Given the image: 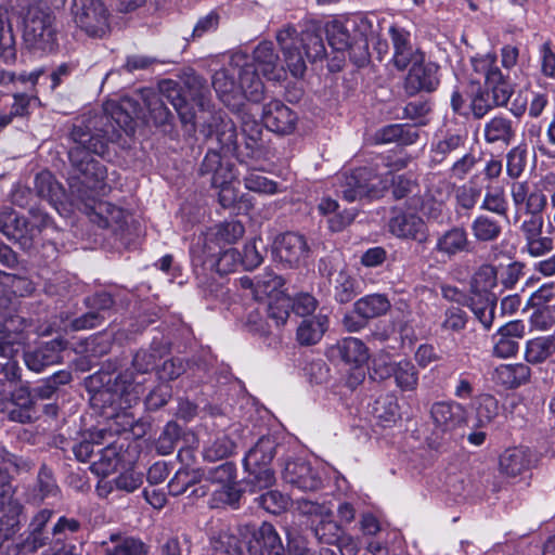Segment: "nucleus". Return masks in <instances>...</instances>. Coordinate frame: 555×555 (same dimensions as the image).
I'll return each instance as SVG.
<instances>
[{
	"instance_id": "obj_23",
	"label": "nucleus",
	"mask_w": 555,
	"mask_h": 555,
	"mask_svg": "<svg viewBox=\"0 0 555 555\" xmlns=\"http://www.w3.org/2000/svg\"><path fill=\"white\" fill-rule=\"evenodd\" d=\"M278 257L289 266H297L309 257L310 248L304 235L286 232L275 241Z\"/></svg>"
},
{
	"instance_id": "obj_11",
	"label": "nucleus",
	"mask_w": 555,
	"mask_h": 555,
	"mask_svg": "<svg viewBox=\"0 0 555 555\" xmlns=\"http://www.w3.org/2000/svg\"><path fill=\"white\" fill-rule=\"evenodd\" d=\"M72 14L76 25L90 37L102 38L109 30V13L101 0H74Z\"/></svg>"
},
{
	"instance_id": "obj_31",
	"label": "nucleus",
	"mask_w": 555,
	"mask_h": 555,
	"mask_svg": "<svg viewBox=\"0 0 555 555\" xmlns=\"http://www.w3.org/2000/svg\"><path fill=\"white\" fill-rule=\"evenodd\" d=\"M212 87L225 105H231L232 101L241 95L236 73L232 68L231 62L228 67L221 68L214 74Z\"/></svg>"
},
{
	"instance_id": "obj_20",
	"label": "nucleus",
	"mask_w": 555,
	"mask_h": 555,
	"mask_svg": "<svg viewBox=\"0 0 555 555\" xmlns=\"http://www.w3.org/2000/svg\"><path fill=\"white\" fill-rule=\"evenodd\" d=\"M297 119V114L279 100L263 106L262 122L268 130L278 134L292 133L296 128Z\"/></svg>"
},
{
	"instance_id": "obj_39",
	"label": "nucleus",
	"mask_w": 555,
	"mask_h": 555,
	"mask_svg": "<svg viewBox=\"0 0 555 555\" xmlns=\"http://www.w3.org/2000/svg\"><path fill=\"white\" fill-rule=\"evenodd\" d=\"M327 323L328 319L323 314L302 320L297 328V341L302 346L317 344L326 331Z\"/></svg>"
},
{
	"instance_id": "obj_57",
	"label": "nucleus",
	"mask_w": 555,
	"mask_h": 555,
	"mask_svg": "<svg viewBox=\"0 0 555 555\" xmlns=\"http://www.w3.org/2000/svg\"><path fill=\"white\" fill-rule=\"evenodd\" d=\"M328 44L337 52H345L351 46V37L344 24L335 21L326 26Z\"/></svg>"
},
{
	"instance_id": "obj_30",
	"label": "nucleus",
	"mask_w": 555,
	"mask_h": 555,
	"mask_svg": "<svg viewBox=\"0 0 555 555\" xmlns=\"http://www.w3.org/2000/svg\"><path fill=\"white\" fill-rule=\"evenodd\" d=\"M104 555H147V546L133 537L113 533L101 544Z\"/></svg>"
},
{
	"instance_id": "obj_28",
	"label": "nucleus",
	"mask_w": 555,
	"mask_h": 555,
	"mask_svg": "<svg viewBox=\"0 0 555 555\" xmlns=\"http://www.w3.org/2000/svg\"><path fill=\"white\" fill-rule=\"evenodd\" d=\"M391 193L395 199H405L410 209L417 210L423 206L422 188L411 175L391 177Z\"/></svg>"
},
{
	"instance_id": "obj_52",
	"label": "nucleus",
	"mask_w": 555,
	"mask_h": 555,
	"mask_svg": "<svg viewBox=\"0 0 555 555\" xmlns=\"http://www.w3.org/2000/svg\"><path fill=\"white\" fill-rule=\"evenodd\" d=\"M313 532L321 543L334 545L340 541L344 530L337 521L332 519V516H326L319 520Z\"/></svg>"
},
{
	"instance_id": "obj_40",
	"label": "nucleus",
	"mask_w": 555,
	"mask_h": 555,
	"mask_svg": "<svg viewBox=\"0 0 555 555\" xmlns=\"http://www.w3.org/2000/svg\"><path fill=\"white\" fill-rule=\"evenodd\" d=\"M236 443L225 434L210 437L204 444L202 455L206 462H216L231 456Z\"/></svg>"
},
{
	"instance_id": "obj_17",
	"label": "nucleus",
	"mask_w": 555,
	"mask_h": 555,
	"mask_svg": "<svg viewBox=\"0 0 555 555\" xmlns=\"http://www.w3.org/2000/svg\"><path fill=\"white\" fill-rule=\"evenodd\" d=\"M282 477L286 483L301 491H317L322 487L320 472L300 459L287 461Z\"/></svg>"
},
{
	"instance_id": "obj_19",
	"label": "nucleus",
	"mask_w": 555,
	"mask_h": 555,
	"mask_svg": "<svg viewBox=\"0 0 555 555\" xmlns=\"http://www.w3.org/2000/svg\"><path fill=\"white\" fill-rule=\"evenodd\" d=\"M65 348L66 343L63 339H52L33 350L25 351L24 362L30 371L41 373L47 367L62 362Z\"/></svg>"
},
{
	"instance_id": "obj_7",
	"label": "nucleus",
	"mask_w": 555,
	"mask_h": 555,
	"mask_svg": "<svg viewBox=\"0 0 555 555\" xmlns=\"http://www.w3.org/2000/svg\"><path fill=\"white\" fill-rule=\"evenodd\" d=\"M199 131L207 141L215 142L224 153L235 154L240 160L243 157H256L261 149V140L245 139V152L240 150L236 126L221 112L210 113Z\"/></svg>"
},
{
	"instance_id": "obj_54",
	"label": "nucleus",
	"mask_w": 555,
	"mask_h": 555,
	"mask_svg": "<svg viewBox=\"0 0 555 555\" xmlns=\"http://www.w3.org/2000/svg\"><path fill=\"white\" fill-rule=\"evenodd\" d=\"M15 39L12 27L8 18L0 13V59L4 63H11L15 60Z\"/></svg>"
},
{
	"instance_id": "obj_53",
	"label": "nucleus",
	"mask_w": 555,
	"mask_h": 555,
	"mask_svg": "<svg viewBox=\"0 0 555 555\" xmlns=\"http://www.w3.org/2000/svg\"><path fill=\"white\" fill-rule=\"evenodd\" d=\"M248 473L247 485L250 486V491L256 492L272 487L275 482L274 472L270 466H244Z\"/></svg>"
},
{
	"instance_id": "obj_3",
	"label": "nucleus",
	"mask_w": 555,
	"mask_h": 555,
	"mask_svg": "<svg viewBox=\"0 0 555 555\" xmlns=\"http://www.w3.org/2000/svg\"><path fill=\"white\" fill-rule=\"evenodd\" d=\"M165 100L175 107L181 124L186 130L193 132L195 131V113L189 100L195 102L201 109L209 111L210 90L198 76L188 77L184 87L171 79L163 80L159 83V93L149 91L144 95L150 118L157 127L172 125L173 115L166 106Z\"/></svg>"
},
{
	"instance_id": "obj_48",
	"label": "nucleus",
	"mask_w": 555,
	"mask_h": 555,
	"mask_svg": "<svg viewBox=\"0 0 555 555\" xmlns=\"http://www.w3.org/2000/svg\"><path fill=\"white\" fill-rule=\"evenodd\" d=\"M35 191L39 197L47 199L51 204L60 201L63 195L62 185L48 170L37 173L35 178Z\"/></svg>"
},
{
	"instance_id": "obj_35",
	"label": "nucleus",
	"mask_w": 555,
	"mask_h": 555,
	"mask_svg": "<svg viewBox=\"0 0 555 555\" xmlns=\"http://www.w3.org/2000/svg\"><path fill=\"white\" fill-rule=\"evenodd\" d=\"M418 130L414 126L392 124L383 127L376 132L377 143L397 142L401 145H411L418 139Z\"/></svg>"
},
{
	"instance_id": "obj_15",
	"label": "nucleus",
	"mask_w": 555,
	"mask_h": 555,
	"mask_svg": "<svg viewBox=\"0 0 555 555\" xmlns=\"http://www.w3.org/2000/svg\"><path fill=\"white\" fill-rule=\"evenodd\" d=\"M389 232L400 240L427 242L429 230L425 220L416 212L398 210L388 221Z\"/></svg>"
},
{
	"instance_id": "obj_38",
	"label": "nucleus",
	"mask_w": 555,
	"mask_h": 555,
	"mask_svg": "<svg viewBox=\"0 0 555 555\" xmlns=\"http://www.w3.org/2000/svg\"><path fill=\"white\" fill-rule=\"evenodd\" d=\"M473 237L478 243H492L499 240L503 228L499 220L488 215H478L470 223Z\"/></svg>"
},
{
	"instance_id": "obj_60",
	"label": "nucleus",
	"mask_w": 555,
	"mask_h": 555,
	"mask_svg": "<svg viewBox=\"0 0 555 555\" xmlns=\"http://www.w3.org/2000/svg\"><path fill=\"white\" fill-rule=\"evenodd\" d=\"M181 428L175 422H169L163 429L156 441V450L162 455H168L173 452L177 442L180 439Z\"/></svg>"
},
{
	"instance_id": "obj_56",
	"label": "nucleus",
	"mask_w": 555,
	"mask_h": 555,
	"mask_svg": "<svg viewBox=\"0 0 555 555\" xmlns=\"http://www.w3.org/2000/svg\"><path fill=\"white\" fill-rule=\"evenodd\" d=\"M498 284V270L492 264H482L473 278V293H491Z\"/></svg>"
},
{
	"instance_id": "obj_58",
	"label": "nucleus",
	"mask_w": 555,
	"mask_h": 555,
	"mask_svg": "<svg viewBox=\"0 0 555 555\" xmlns=\"http://www.w3.org/2000/svg\"><path fill=\"white\" fill-rule=\"evenodd\" d=\"M292 311V298L285 294L276 295L268 304V315L278 326L285 324Z\"/></svg>"
},
{
	"instance_id": "obj_12",
	"label": "nucleus",
	"mask_w": 555,
	"mask_h": 555,
	"mask_svg": "<svg viewBox=\"0 0 555 555\" xmlns=\"http://www.w3.org/2000/svg\"><path fill=\"white\" fill-rule=\"evenodd\" d=\"M231 65L236 73L241 94L251 102L261 101L264 86L250 56L244 52H235L231 56Z\"/></svg>"
},
{
	"instance_id": "obj_47",
	"label": "nucleus",
	"mask_w": 555,
	"mask_h": 555,
	"mask_svg": "<svg viewBox=\"0 0 555 555\" xmlns=\"http://www.w3.org/2000/svg\"><path fill=\"white\" fill-rule=\"evenodd\" d=\"M479 208L501 217H506L508 211V202L504 188L488 184Z\"/></svg>"
},
{
	"instance_id": "obj_2",
	"label": "nucleus",
	"mask_w": 555,
	"mask_h": 555,
	"mask_svg": "<svg viewBox=\"0 0 555 555\" xmlns=\"http://www.w3.org/2000/svg\"><path fill=\"white\" fill-rule=\"evenodd\" d=\"M168 352L163 341L153 340L150 349L137 351L132 358L131 369L117 373V364L107 361L100 371L88 378V386L94 391L93 405L102 409L106 417L127 416V411L137 404L144 393L143 375L151 373L158 360Z\"/></svg>"
},
{
	"instance_id": "obj_33",
	"label": "nucleus",
	"mask_w": 555,
	"mask_h": 555,
	"mask_svg": "<svg viewBox=\"0 0 555 555\" xmlns=\"http://www.w3.org/2000/svg\"><path fill=\"white\" fill-rule=\"evenodd\" d=\"M216 250V247L212 249V254H209V249L203 247V259L202 262L205 264L209 262L211 268H215L216 271L220 274H228L232 271H235L238 266L242 264L241 254L235 248H228L224 250Z\"/></svg>"
},
{
	"instance_id": "obj_37",
	"label": "nucleus",
	"mask_w": 555,
	"mask_h": 555,
	"mask_svg": "<svg viewBox=\"0 0 555 555\" xmlns=\"http://www.w3.org/2000/svg\"><path fill=\"white\" fill-rule=\"evenodd\" d=\"M390 307L391 304L385 294H370L353 304V312L371 320L386 314Z\"/></svg>"
},
{
	"instance_id": "obj_10",
	"label": "nucleus",
	"mask_w": 555,
	"mask_h": 555,
	"mask_svg": "<svg viewBox=\"0 0 555 555\" xmlns=\"http://www.w3.org/2000/svg\"><path fill=\"white\" fill-rule=\"evenodd\" d=\"M339 185L337 193L349 203L361 199L362 197H379L387 188L388 180L377 181L373 170L367 167L357 168L349 175L343 173L338 177Z\"/></svg>"
},
{
	"instance_id": "obj_34",
	"label": "nucleus",
	"mask_w": 555,
	"mask_h": 555,
	"mask_svg": "<svg viewBox=\"0 0 555 555\" xmlns=\"http://www.w3.org/2000/svg\"><path fill=\"white\" fill-rule=\"evenodd\" d=\"M496 301L498 299L492 293H473L469 298L468 307L486 330L493 324Z\"/></svg>"
},
{
	"instance_id": "obj_59",
	"label": "nucleus",
	"mask_w": 555,
	"mask_h": 555,
	"mask_svg": "<svg viewBox=\"0 0 555 555\" xmlns=\"http://www.w3.org/2000/svg\"><path fill=\"white\" fill-rule=\"evenodd\" d=\"M103 438L102 431L89 433L83 435L79 442L72 447L75 457L82 463L89 462L94 453V447L101 444Z\"/></svg>"
},
{
	"instance_id": "obj_13",
	"label": "nucleus",
	"mask_w": 555,
	"mask_h": 555,
	"mask_svg": "<svg viewBox=\"0 0 555 555\" xmlns=\"http://www.w3.org/2000/svg\"><path fill=\"white\" fill-rule=\"evenodd\" d=\"M245 531L250 555H284L282 540L270 522L263 521L260 526L247 525Z\"/></svg>"
},
{
	"instance_id": "obj_51",
	"label": "nucleus",
	"mask_w": 555,
	"mask_h": 555,
	"mask_svg": "<svg viewBox=\"0 0 555 555\" xmlns=\"http://www.w3.org/2000/svg\"><path fill=\"white\" fill-rule=\"evenodd\" d=\"M202 473L197 469H180L170 479L168 491L171 495L178 496L188 491L189 488L202 482Z\"/></svg>"
},
{
	"instance_id": "obj_18",
	"label": "nucleus",
	"mask_w": 555,
	"mask_h": 555,
	"mask_svg": "<svg viewBox=\"0 0 555 555\" xmlns=\"http://www.w3.org/2000/svg\"><path fill=\"white\" fill-rule=\"evenodd\" d=\"M198 175L211 188L233 182L235 179L234 165L230 160H224L215 147L209 149L206 153L199 166Z\"/></svg>"
},
{
	"instance_id": "obj_45",
	"label": "nucleus",
	"mask_w": 555,
	"mask_h": 555,
	"mask_svg": "<svg viewBox=\"0 0 555 555\" xmlns=\"http://www.w3.org/2000/svg\"><path fill=\"white\" fill-rule=\"evenodd\" d=\"M467 134L447 133L431 146V158L435 163H442L449 155L465 147Z\"/></svg>"
},
{
	"instance_id": "obj_55",
	"label": "nucleus",
	"mask_w": 555,
	"mask_h": 555,
	"mask_svg": "<svg viewBox=\"0 0 555 555\" xmlns=\"http://www.w3.org/2000/svg\"><path fill=\"white\" fill-rule=\"evenodd\" d=\"M119 463L115 447L106 446L100 450L99 459L91 463V470L98 476H107L115 472Z\"/></svg>"
},
{
	"instance_id": "obj_4",
	"label": "nucleus",
	"mask_w": 555,
	"mask_h": 555,
	"mask_svg": "<svg viewBox=\"0 0 555 555\" xmlns=\"http://www.w3.org/2000/svg\"><path fill=\"white\" fill-rule=\"evenodd\" d=\"M513 205L525 210L526 218L520 222L518 231L522 238V253L531 258H541L551 254L555 242L552 236L544 235L543 211L547 207L546 194L532 188L528 181H514L509 185Z\"/></svg>"
},
{
	"instance_id": "obj_46",
	"label": "nucleus",
	"mask_w": 555,
	"mask_h": 555,
	"mask_svg": "<svg viewBox=\"0 0 555 555\" xmlns=\"http://www.w3.org/2000/svg\"><path fill=\"white\" fill-rule=\"evenodd\" d=\"M284 285L282 276L272 271H264L256 276V288L254 291V298L262 300L264 298H273L276 295L284 294L281 288Z\"/></svg>"
},
{
	"instance_id": "obj_16",
	"label": "nucleus",
	"mask_w": 555,
	"mask_h": 555,
	"mask_svg": "<svg viewBox=\"0 0 555 555\" xmlns=\"http://www.w3.org/2000/svg\"><path fill=\"white\" fill-rule=\"evenodd\" d=\"M439 70L440 66L435 62H414L404 80L406 93L434 92L440 85Z\"/></svg>"
},
{
	"instance_id": "obj_22",
	"label": "nucleus",
	"mask_w": 555,
	"mask_h": 555,
	"mask_svg": "<svg viewBox=\"0 0 555 555\" xmlns=\"http://www.w3.org/2000/svg\"><path fill=\"white\" fill-rule=\"evenodd\" d=\"M0 232L10 241L20 245L23 250H30L27 219L10 207L0 210Z\"/></svg>"
},
{
	"instance_id": "obj_41",
	"label": "nucleus",
	"mask_w": 555,
	"mask_h": 555,
	"mask_svg": "<svg viewBox=\"0 0 555 555\" xmlns=\"http://www.w3.org/2000/svg\"><path fill=\"white\" fill-rule=\"evenodd\" d=\"M554 353L555 335L534 337L526 343L525 358L528 363H543Z\"/></svg>"
},
{
	"instance_id": "obj_32",
	"label": "nucleus",
	"mask_w": 555,
	"mask_h": 555,
	"mask_svg": "<svg viewBox=\"0 0 555 555\" xmlns=\"http://www.w3.org/2000/svg\"><path fill=\"white\" fill-rule=\"evenodd\" d=\"M530 367L525 363L501 364L492 375V379L507 389L517 388L529 382Z\"/></svg>"
},
{
	"instance_id": "obj_29",
	"label": "nucleus",
	"mask_w": 555,
	"mask_h": 555,
	"mask_svg": "<svg viewBox=\"0 0 555 555\" xmlns=\"http://www.w3.org/2000/svg\"><path fill=\"white\" fill-rule=\"evenodd\" d=\"M483 138L488 144L511 145L516 138L514 121L503 115L492 117L485 124Z\"/></svg>"
},
{
	"instance_id": "obj_21",
	"label": "nucleus",
	"mask_w": 555,
	"mask_h": 555,
	"mask_svg": "<svg viewBox=\"0 0 555 555\" xmlns=\"http://www.w3.org/2000/svg\"><path fill=\"white\" fill-rule=\"evenodd\" d=\"M393 48L392 64L399 70H404L410 64L423 61L424 53L411 43L408 30L398 26H390L388 30Z\"/></svg>"
},
{
	"instance_id": "obj_50",
	"label": "nucleus",
	"mask_w": 555,
	"mask_h": 555,
	"mask_svg": "<svg viewBox=\"0 0 555 555\" xmlns=\"http://www.w3.org/2000/svg\"><path fill=\"white\" fill-rule=\"evenodd\" d=\"M202 481L219 486V488L236 481V466L233 462H224L216 467L198 468Z\"/></svg>"
},
{
	"instance_id": "obj_64",
	"label": "nucleus",
	"mask_w": 555,
	"mask_h": 555,
	"mask_svg": "<svg viewBox=\"0 0 555 555\" xmlns=\"http://www.w3.org/2000/svg\"><path fill=\"white\" fill-rule=\"evenodd\" d=\"M259 505L267 512L279 515L286 511L289 504V498L276 490L268 491L258 499Z\"/></svg>"
},
{
	"instance_id": "obj_27",
	"label": "nucleus",
	"mask_w": 555,
	"mask_h": 555,
	"mask_svg": "<svg viewBox=\"0 0 555 555\" xmlns=\"http://www.w3.org/2000/svg\"><path fill=\"white\" fill-rule=\"evenodd\" d=\"M251 63L259 69V72L270 80H278L284 73L279 54L275 52L271 41L260 42L253 52L250 57Z\"/></svg>"
},
{
	"instance_id": "obj_36",
	"label": "nucleus",
	"mask_w": 555,
	"mask_h": 555,
	"mask_svg": "<svg viewBox=\"0 0 555 555\" xmlns=\"http://www.w3.org/2000/svg\"><path fill=\"white\" fill-rule=\"evenodd\" d=\"M276 441L273 437L262 436L260 437L254 447H251L243 459V466H270L275 451Z\"/></svg>"
},
{
	"instance_id": "obj_63",
	"label": "nucleus",
	"mask_w": 555,
	"mask_h": 555,
	"mask_svg": "<svg viewBox=\"0 0 555 555\" xmlns=\"http://www.w3.org/2000/svg\"><path fill=\"white\" fill-rule=\"evenodd\" d=\"M493 99L490 92L485 88H478V90L470 98V109L473 116L477 119L485 117L490 111L495 107H500L498 104H493Z\"/></svg>"
},
{
	"instance_id": "obj_5",
	"label": "nucleus",
	"mask_w": 555,
	"mask_h": 555,
	"mask_svg": "<svg viewBox=\"0 0 555 555\" xmlns=\"http://www.w3.org/2000/svg\"><path fill=\"white\" fill-rule=\"evenodd\" d=\"M276 41L284 56V63L294 77L304 76L306 60L315 62L326 55L325 46L320 34L306 30L298 34L294 26L287 25L276 33Z\"/></svg>"
},
{
	"instance_id": "obj_44",
	"label": "nucleus",
	"mask_w": 555,
	"mask_h": 555,
	"mask_svg": "<svg viewBox=\"0 0 555 555\" xmlns=\"http://www.w3.org/2000/svg\"><path fill=\"white\" fill-rule=\"evenodd\" d=\"M391 373L400 390L414 391L417 388L418 371L410 360H401L391 364Z\"/></svg>"
},
{
	"instance_id": "obj_42",
	"label": "nucleus",
	"mask_w": 555,
	"mask_h": 555,
	"mask_svg": "<svg viewBox=\"0 0 555 555\" xmlns=\"http://www.w3.org/2000/svg\"><path fill=\"white\" fill-rule=\"evenodd\" d=\"M333 351L346 363L360 365L369 356L365 345L356 337L339 340Z\"/></svg>"
},
{
	"instance_id": "obj_24",
	"label": "nucleus",
	"mask_w": 555,
	"mask_h": 555,
	"mask_svg": "<svg viewBox=\"0 0 555 555\" xmlns=\"http://www.w3.org/2000/svg\"><path fill=\"white\" fill-rule=\"evenodd\" d=\"M472 242L465 228L453 225L443 231L436 241L434 250L448 259L470 251Z\"/></svg>"
},
{
	"instance_id": "obj_25",
	"label": "nucleus",
	"mask_w": 555,
	"mask_h": 555,
	"mask_svg": "<svg viewBox=\"0 0 555 555\" xmlns=\"http://www.w3.org/2000/svg\"><path fill=\"white\" fill-rule=\"evenodd\" d=\"M535 453L528 447L506 449L500 456V469L509 477H516L531 469L537 463Z\"/></svg>"
},
{
	"instance_id": "obj_61",
	"label": "nucleus",
	"mask_w": 555,
	"mask_h": 555,
	"mask_svg": "<svg viewBox=\"0 0 555 555\" xmlns=\"http://www.w3.org/2000/svg\"><path fill=\"white\" fill-rule=\"evenodd\" d=\"M52 542L53 538H50V532L27 530V534L25 537L22 535V540L17 544V548L22 553L31 554L46 545H51L52 547Z\"/></svg>"
},
{
	"instance_id": "obj_49",
	"label": "nucleus",
	"mask_w": 555,
	"mask_h": 555,
	"mask_svg": "<svg viewBox=\"0 0 555 555\" xmlns=\"http://www.w3.org/2000/svg\"><path fill=\"white\" fill-rule=\"evenodd\" d=\"M482 194V186L479 185L475 178L470 179L468 183L459 186L455 191V211L460 210L470 211L478 204Z\"/></svg>"
},
{
	"instance_id": "obj_62",
	"label": "nucleus",
	"mask_w": 555,
	"mask_h": 555,
	"mask_svg": "<svg viewBox=\"0 0 555 555\" xmlns=\"http://www.w3.org/2000/svg\"><path fill=\"white\" fill-rule=\"evenodd\" d=\"M211 546L216 553L225 555H240L241 543L238 538L229 531L221 530L211 538Z\"/></svg>"
},
{
	"instance_id": "obj_26",
	"label": "nucleus",
	"mask_w": 555,
	"mask_h": 555,
	"mask_svg": "<svg viewBox=\"0 0 555 555\" xmlns=\"http://www.w3.org/2000/svg\"><path fill=\"white\" fill-rule=\"evenodd\" d=\"M245 233L243 223L238 220H229L210 228L204 236L203 247L212 254L214 247L236 243Z\"/></svg>"
},
{
	"instance_id": "obj_43",
	"label": "nucleus",
	"mask_w": 555,
	"mask_h": 555,
	"mask_svg": "<svg viewBox=\"0 0 555 555\" xmlns=\"http://www.w3.org/2000/svg\"><path fill=\"white\" fill-rule=\"evenodd\" d=\"M332 284L334 299L339 304H348L359 294V283L347 270H340Z\"/></svg>"
},
{
	"instance_id": "obj_6",
	"label": "nucleus",
	"mask_w": 555,
	"mask_h": 555,
	"mask_svg": "<svg viewBox=\"0 0 555 555\" xmlns=\"http://www.w3.org/2000/svg\"><path fill=\"white\" fill-rule=\"evenodd\" d=\"M23 39L34 52L51 53L56 50V18L47 3L35 1L28 4L23 16Z\"/></svg>"
},
{
	"instance_id": "obj_14",
	"label": "nucleus",
	"mask_w": 555,
	"mask_h": 555,
	"mask_svg": "<svg viewBox=\"0 0 555 555\" xmlns=\"http://www.w3.org/2000/svg\"><path fill=\"white\" fill-rule=\"evenodd\" d=\"M429 414L434 425L433 434L441 438L454 431L466 421L465 408L452 400L434 402Z\"/></svg>"
},
{
	"instance_id": "obj_8",
	"label": "nucleus",
	"mask_w": 555,
	"mask_h": 555,
	"mask_svg": "<svg viewBox=\"0 0 555 555\" xmlns=\"http://www.w3.org/2000/svg\"><path fill=\"white\" fill-rule=\"evenodd\" d=\"M70 173L68 178L69 189L73 195H75L78 199L85 203L86 212L91 217L94 216L96 221L103 228H111L113 225H117L119 228L126 223V211L108 202L104 201H95V195H99L103 192L105 185L104 181H102L96 188H89L87 183L81 181L77 186V190L72 188L70 180L74 176V168L70 166ZM105 180V178L103 179Z\"/></svg>"
},
{
	"instance_id": "obj_1",
	"label": "nucleus",
	"mask_w": 555,
	"mask_h": 555,
	"mask_svg": "<svg viewBox=\"0 0 555 555\" xmlns=\"http://www.w3.org/2000/svg\"><path fill=\"white\" fill-rule=\"evenodd\" d=\"M135 104L129 99L120 103H107L104 113L93 116H82L73 125L70 140L73 145L68 151L74 176L72 188L77 190L83 181L89 188H96L107 171L105 166L93 155H103L109 142L120 139L121 132H134Z\"/></svg>"
},
{
	"instance_id": "obj_9",
	"label": "nucleus",
	"mask_w": 555,
	"mask_h": 555,
	"mask_svg": "<svg viewBox=\"0 0 555 555\" xmlns=\"http://www.w3.org/2000/svg\"><path fill=\"white\" fill-rule=\"evenodd\" d=\"M472 65L476 73L485 76V87L493 99V104L505 107L514 93L509 76L503 74L498 66V56L494 53H487L473 57Z\"/></svg>"
}]
</instances>
